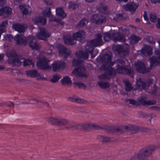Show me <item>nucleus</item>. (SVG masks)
<instances>
[{
	"mask_svg": "<svg viewBox=\"0 0 160 160\" xmlns=\"http://www.w3.org/2000/svg\"><path fill=\"white\" fill-rule=\"evenodd\" d=\"M112 56V53L108 52L105 53L102 57L101 61L102 66L106 69V71L103 74L98 76V78L101 80H108L111 78L112 76H115V70L110 67L114 63L111 62Z\"/></svg>",
	"mask_w": 160,
	"mask_h": 160,
	"instance_id": "1",
	"label": "nucleus"
},
{
	"mask_svg": "<svg viewBox=\"0 0 160 160\" xmlns=\"http://www.w3.org/2000/svg\"><path fill=\"white\" fill-rule=\"evenodd\" d=\"M7 56L9 58L8 63L14 66H20L22 63L24 66L33 64L31 60L23 58L20 56L18 55L14 51L8 52Z\"/></svg>",
	"mask_w": 160,
	"mask_h": 160,
	"instance_id": "2",
	"label": "nucleus"
},
{
	"mask_svg": "<svg viewBox=\"0 0 160 160\" xmlns=\"http://www.w3.org/2000/svg\"><path fill=\"white\" fill-rule=\"evenodd\" d=\"M114 63L116 64L117 69L116 72L128 74L131 77H133L134 75L133 70L132 68H128L125 66H123L125 64V62L122 59H118L115 61Z\"/></svg>",
	"mask_w": 160,
	"mask_h": 160,
	"instance_id": "3",
	"label": "nucleus"
},
{
	"mask_svg": "<svg viewBox=\"0 0 160 160\" xmlns=\"http://www.w3.org/2000/svg\"><path fill=\"white\" fill-rule=\"evenodd\" d=\"M85 34L83 30H80L78 32L73 34V38L70 35H67L64 37V42L65 44L73 45L76 43V40H78L81 38H83Z\"/></svg>",
	"mask_w": 160,
	"mask_h": 160,
	"instance_id": "4",
	"label": "nucleus"
},
{
	"mask_svg": "<svg viewBox=\"0 0 160 160\" xmlns=\"http://www.w3.org/2000/svg\"><path fill=\"white\" fill-rule=\"evenodd\" d=\"M124 128L127 132L131 131V124L127 125L119 126H108L104 128V129L109 133H113L118 132L120 134H122L124 131L122 130Z\"/></svg>",
	"mask_w": 160,
	"mask_h": 160,
	"instance_id": "5",
	"label": "nucleus"
},
{
	"mask_svg": "<svg viewBox=\"0 0 160 160\" xmlns=\"http://www.w3.org/2000/svg\"><path fill=\"white\" fill-rule=\"evenodd\" d=\"M129 46L127 44L117 45L114 46L113 48L115 52H117L120 58H124L129 54Z\"/></svg>",
	"mask_w": 160,
	"mask_h": 160,
	"instance_id": "6",
	"label": "nucleus"
},
{
	"mask_svg": "<svg viewBox=\"0 0 160 160\" xmlns=\"http://www.w3.org/2000/svg\"><path fill=\"white\" fill-rule=\"evenodd\" d=\"M154 148L148 147L142 149L137 154V158L139 160H146L149 155L152 154V152Z\"/></svg>",
	"mask_w": 160,
	"mask_h": 160,
	"instance_id": "7",
	"label": "nucleus"
},
{
	"mask_svg": "<svg viewBox=\"0 0 160 160\" xmlns=\"http://www.w3.org/2000/svg\"><path fill=\"white\" fill-rule=\"evenodd\" d=\"M50 60L45 57L41 58L36 63L38 68L44 70H50L51 68V66L49 64Z\"/></svg>",
	"mask_w": 160,
	"mask_h": 160,
	"instance_id": "8",
	"label": "nucleus"
},
{
	"mask_svg": "<svg viewBox=\"0 0 160 160\" xmlns=\"http://www.w3.org/2000/svg\"><path fill=\"white\" fill-rule=\"evenodd\" d=\"M153 80L150 79L148 81L143 78H139L137 79V85L139 89L147 90L149 88V86L152 84Z\"/></svg>",
	"mask_w": 160,
	"mask_h": 160,
	"instance_id": "9",
	"label": "nucleus"
},
{
	"mask_svg": "<svg viewBox=\"0 0 160 160\" xmlns=\"http://www.w3.org/2000/svg\"><path fill=\"white\" fill-rule=\"evenodd\" d=\"M72 73L78 78H86L88 76L86 71V68L83 66L80 68H75Z\"/></svg>",
	"mask_w": 160,
	"mask_h": 160,
	"instance_id": "10",
	"label": "nucleus"
},
{
	"mask_svg": "<svg viewBox=\"0 0 160 160\" xmlns=\"http://www.w3.org/2000/svg\"><path fill=\"white\" fill-rule=\"evenodd\" d=\"M39 32L36 34V37L39 39L43 40L44 41H47V38L49 37L51 33L47 31L44 28L39 27Z\"/></svg>",
	"mask_w": 160,
	"mask_h": 160,
	"instance_id": "11",
	"label": "nucleus"
},
{
	"mask_svg": "<svg viewBox=\"0 0 160 160\" xmlns=\"http://www.w3.org/2000/svg\"><path fill=\"white\" fill-rule=\"evenodd\" d=\"M57 48L58 49L59 55L61 57H62L63 55L64 56L63 59L64 60L67 57L69 56L71 54V51L63 45L58 44Z\"/></svg>",
	"mask_w": 160,
	"mask_h": 160,
	"instance_id": "12",
	"label": "nucleus"
},
{
	"mask_svg": "<svg viewBox=\"0 0 160 160\" xmlns=\"http://www.w3.org/2000/svg\"><path fill=\"white\" fill-rule=\"evenodd\" d=\"M49 121L53 125L58 126H65L68 124L69 121L66 119H59L58 118H49Z\"/></svg>",
	"mask_w": 160,
	"mask_h": 160,
	"instance_id": "13",
	"label": "nucleus"
},
{
	"mask_svg": "<svg viewBox=\"0 0 160 160\" xmlns=\"http://www.w3.org/2000/svg\"><path fill=\"white\" fill-rule=\"evenodd\" d=\"M91 21L96 24H101L105 21L104 17L100 14H96L92 16Z\"/></svg>",
	"mask_w": 160,
	"mask_h": 160,
	"instance_id": "14",
	"label": "nucleus"
},
{
	"mask_svg": "<svg viewBox=\"0 0 160 160\" xmlns=\"http://www.w3.org/2000/svg\"><path fill=\"white\" fill-rule=\"evenodd\" d=\"M90 41L92 43V45L94 47L100 46L103 44V42L102 39V36L99 33L96 34V38Z\"/></svg>",
	"mask_w": 160,
	"mask_h": 160,
	"instance_id": "15",
	"label": "nucleus"
},
{
	"mask_svg": "<svg viewBox=\"0 0 160 160\" xmlns=\"http://www.w3.org/2000/svg\"><path fill=\"white\" fill-rule=\"evenodd\" d=\"M137 71L142 73H146L150 71L151 68H146L144 64L141 62H138L136 64Z\"/></svg>",
	"mask_w": 160,
	"mask_h": 160,
	"instance_id": "16",
	"label": "nucleus"
},
{
	"mask_svg": "<svg viewBox=\"0 0 160 160\" xmlns=\"http://www.w3.org/2000/svg\"><path fill=\"white\" fill-rule=\"evenodd\" d=\"M14 39L16 41L17 44L18 45L25 46L28 42L26 38L22 35H17Z\"/></svg>",
	"mask_w": 160,
	"mask_h": 160,
	"instance_id": "17",
	"label": "nucleus"
},
{
	"mask_svg": "<svg viewBox=\"0 0 160 160\" xmlns=\"http://www.w3.org/2000/svg\"><path fill=\"white\" fill-rule=\"evenodd\" d=\"M29 44L30 47L32 49H38L40 48L38 44L37 43L36 40L34 36H30L29 37Z\"/></svg>",
	"mask_w": 160,
	"mask_h": 160,
	"instance_id": "18",
	"label": "nucleus"
},
{
	"mask_svg": "<svg viewBox=\"0 0 160 160\" xmlns=\"http://www.w3.org/2000/svg\"><path fill=\"white\" fill-rule=\"evenodd\" d=\"M52 70L56 72L58 71L60 69H63L65 66V63L62 61L54 62L52 64Z\"/></svg>",
	"mask_w": 160,
	"mask_h": 160,
	"instance_id": "19",
	"label": "nucleus"
},
{
	"mask_svg": "<svg viewBox=\"0 0 160 160\" xmlns=\"http://www.w3.org/2000/svg\"><path fill=\"white\" fill-rule=\"evenodd\" d=\"M138 6V5L132 2L123 5V8L125 10L129 11L131 12H132V13H133L135 12Z\"/></svg>",
	"mask_w": 160,
	"mask_h": 160,
	"instance_id": "20",
	"label": "nucleus"
},
{
	"mask_svg": "<svg viewBox=\"0 0 160 160\" xmlns=\"http://www.w3.org/2000/svg\"><path fill=\"white\" fill-rule=\"evenodd\" d=\"M12 27L15 31L20 33L24 32L27 29V27L26 26L19 23L13 24Z\"/></svg>",
	"mask_w": 160,
	"mask_h": 160,
	"instance_id": "21",
	"label": "nucleus"
},
{
	"mask_svg": "<svg viewBox=\"0 0 160 160\" xmlns=\"http://www.w3.org/2000/svg\"><path fill=\"white\" fill-rule=\"evenodd\" d=\"M112 36L115 42L118 41L122 42H124L125 41V39L124 38L123 36L119 32H113Z\"/></svg>",
	"mask_w": 160,
	"mask_h": 160,
	"instance_id": "22",
	"label": "nucleus"
},
{
	"mask_svg": "<svg viewBox=\"0 0 160 160\" xmlns=\"http://www.w3.org/2000/svg\"><path fill=\"white\" fill-rule=\"evenodd\" d=\"M141 52L145 55H150L152 53V48L150 46L146 45L141 50Z\"/></svg>",
	"mask_w": 160,
	"mask_h": 160,
	"instance_id": "23",
	"label": "nucleus"
},
{
	"mask_svg": "<svg viewBox=\"0 0 160 160\" xmlns=\"http://www.w3.org/2000/svg\"><path fill=\"white\" fill-rule=\"evenodd\" d=\"M33 21L35 24L40 23L43 25H45L46 22V19L41 16H38L33 18Z\"/></svg>",
	"mask_w": 160,
	"mask_h": 160,
	"instance_id": "24",
	"label": "nucleus"
},
{
	"mask_svg": "<svg viewBox=\"0 0 160 160\" xmlns=\"http://www.w3.org/2000/svg\"><path fill=\"white\" fill-rule=\"evenodd\" d=\"M76 57L79 58H82L84 59H86L88 57V54L86 52L82 51L77 52L76 53Z\"/></svg>",
	"mask_w": 160,
	"mask_h": 160,
	"instance_id": "25",
	"label": "nucleus"
},
{
	"mask_svg": "<svg viewBox=\"0 0 160 160\" xmlns=\"http://www.w3.org/2000/svg\"><path fill=\"white\" fill-rule=\"evenodd\" d=\"M26 73L27 75L30 77H35L39 76L40 75V73L36 70L32 69L27 71Z\"/></svg>",
	"mask_w": 160,
	"mask_h": 160,
	"instance_id": "26",
	"label": "nucleus"
},
{
	"mask_svg": "<svg viewBox=\"0 0 160 160\" xmlns=\"http://www.w3.org/2000/svg\"><path fill=\"white\" fill-rule=\"evenodd\" d=\"M61 84L63 85H70L72 84V81L68 76L64 77L61 80Z\"/></svg>",
	"mask_w": 160,
	"mask_h": 160,
	"instance_id": "27",
	"label": "nucleus"
},
{
	"mask_svg": "<svg viewBox=\"0 0 160 160\" xmlns=\"http://www.w3.org/2000/svg\"><path fill=\"white\" fill-rule=\"evenodd\" d=\"M19 8L22 11L23 14L26 15L31 12L30 8L28 6L25 7L23 5H20Z\"/></svg>",
	"mask_w": 160,
	"mask_h": 160,
	"instance_id": "28",
	"label": "nucleus"
},
{
	"mask_svg": "<svg viewBox=\"0 0 160 160\" xmlns=\"http://www.w3.org/2000/svg\"><path fill=\"white\" fill-rule=\"evenodd\" d=\"M94 46L92 45V43L90 41L87 42V45L85 47L86 52L89 53H92V51L93 50Z\"/></svg>",
	"mask_w": 160,
	"mask_h": 160,
	"instance_id": "29",
	"label": "nucleus"
},
{
	"mask_svg": "<svg viewBox=\"0 0 160 160\" xmlns=\"http://www.w3.org/2000/svg\"><path fill=\"white\" fill-rule=\"evenodd\" d=\"M56 14L58 16H60L62 18H65L66 16V14L64 12L62 8H59L56 9Z\"/></svg>",
	"mask_w": 160,
	"mask_h": 160,
	"instance_id": "30",
	"label": "nucleus"
},
{
	"mask_svg": "<svg viewBox=\"0 0 160 160\" xmlns=\"http://www.w3.org/2000/svg\"><path fill=\"white\" fill-rule=\"evenodd\" d=\"M83 62L80 60L73 59L72 61V65L74 66H77L76 68L83 67Z\"/></svg>",
	"mask_w": 160,
	"mask_h": 160,
	"instance_id": "31",
	"label": "nucleus"
},
{
	"mask_svg": "<svg viewBox=\"0 0 160 160\" xmlns=\"http://www.w3.org/2000/svg\"><path fill=\"white\" fill-rule=\"evenodd\" d=\"M150 62L151 63V69L152 68V66H156L160 63L158 59L154 57H153L150 58Z\"/></svg>",
	"mask_w": 160,
	"mask_h": 160,
	"instance_id": "32",
	"label": "nucleus"
},
{
	"mask_svg": "<svg viewBox=\"0 0 160 160\" xmlns=\"http://www.w3.org/2000/svg\"><path fill=\"white\" fill-rule=\"evenodd\" d=\"M0 9L1 12H2V15H3L4 13L8 15H10L12 13V9L11 8L9 7H2Z\"/></svg>",
	"mask_w": 160,
	"mask_h": 160,
	"instance_id": "33",
	"label": "nucleus"
},
{
	"mask_svg": "<svg viewBox=\"0 0 160 160\" xmlns=\"http://www.w3.org/2000/svg\"><path fill=\"white\" fill-rule=\"evenodd\" d=\"M124 82L125 84L124 88L126 91L127 92L131 91L133 87L131 83L127 80L124 81Z\"/></svg>",
	"mask_w": 160,
	"mask_h": 160,
	"instance_id": "34",
	"label": "nucleus"
},
{
	"mask_svg": "<svg viewBox=\"0 0 160 160\" xmlns=\"http://www.w3.org/2000/svg\"><path fill=\"white\" fill-rule=\"evenodd\" d=\"M70 100L72 102H75L80 104H84L87 102V101L84 99L79 98H70Z\"/></svg>",
	"mask_w": 160,
	"mask_h": 160,
	"instance_id": "35",
	"label": "nucleus"
},
{
	"mask_svg": "<svg viewBox=\"0 0 160 160\" xmlns=\"http://www.w3.org/2000/svg\"><path fill=\"white\" fill-rule=\"evenodd\" d=\"M139 106L142 105L143 106H146L147 102L146 97L144 96L141 97L138 99Z\"/></svg>",
	"mask_w": 160,
	"mask_h": 160,
	"instance_id": "36",
	"label": "nucleus"
},
{
	"mask_svg": "<svg viewBox=\"0 0 160 160\" xmlns=\"http://www.w3.org/2000/svg\"><path fill=\"white\" fill-rule=\"evenodd\" d=\"M88 22V21L87 19L85 18H83L79 22L76 26L78 28H82L85 26Z\"/></svg>",
	"mask_w": 160,
	"mask_h": 160,
	"instance_id": "37",
	"label": "nucleus"
},
{
	"mask_svg": "<svg viewBox=\"0 0 160 160\" xmlns=\"http://www.w3.org/2000/svg\"><path fill=\"white\" fill-rule=\"evenodd\" d=\"M129 38L131 42L133 43H137L138 41L140 39L139 37L135 36L134 35L131 36Z\"/></svg>",
	"mask_w": 160,
	"mask_h": 160,
	"instance_id": "38",
	"label": "nucleus"
},
{
	"mask_svg": "<svg viewBox=\"0 0 160 160\" xmlns=\"http://www.w3.org/2000/svg\"><path fill=\"white\" fill-rule=\"evenodd\" d=\"M98 85L102 88L105 89L110 87V84L108 82H103L101 81L98 82Z\"/></svg>",
	"mask_w": 160,
	"mask_h": 160,
	"instance_id": "39",
	"label": "nucleus"
},
{
	"mask_svg": "<svg viewBox=\"0 0 160 160\" xmlns=\"http://www.w3.org/2000/svg\"><path fill=\"white\" fill-rule=\"evenodd\" d=\"M107 9L108 8L107 6L104 5L102 3H100L98 9L102 13H104L107 10Z\"/></svg>",
	"mask_w": 160,
	"mask_h": 160,
	"instance_id": "40",
	"label": "nucleus"
},
{
	"mask_svg": "<svg viewBox=\"0 0 160 160\" xmlns=\"http://www.w3.org/2000/svg\"><path fill=\"white\" fill-rule=\"evenodd\" d=\"M42 13L45 16L48 17H51L52 16L51 14V8H47L46 10L42 12Z\"/></svg>",
	"mask_w": 160,
	"mask_h": 160,
	"instance_id": "41",
	"label": "nucleus"
},
{
	"mask_svg": "<svg viewBox=\"0 0 160 160\" xmlns=\"http://www.w3.org/2000/svg\"><path fill=\"white\" fill-rule=\"evenodd\" d=\"M126 102H129V103L132 104V105L136 106H139V103L138 101H136L133 99H127L126 100Z\"/></svg>",
	"mask_w": 160,
	"mask_h": 160,
	"instance_id": "42",
	"label": "nucleus"
},
{
	"mask_svg": "<svg viewBox=\"0 0 160 160\" xmlns=\"http://www.w3.org/2000/svg\"><path fill=\"white\" fill-rule=\"evenodd\" d=\"M60 78V76L58 74H55L53 75L52 78L51 79V81L53 83L57 82Z\"/></svg>",
	"mask_w": 160,
	"mask_h": 160,
	"instance_id": "43",
	"label": "nucleus"
},
{
	"mask_svg": "<svg viewBox=\"0 0 160 160\" xmlns=\"http://www.w3.org/2000/svg\"><path fill=\"white\" fill-rule=\"evenodd\" d=\"M150 19L151 22H155L156 21L157 15L154 13H151L150 14Z\"/></svg>",
	"mask_w": 160,
	"mask_h": 160,
	"instance_id": "44",
	"label": "nucleus"
},
{
	"mask_svg": "<svg viewBox=\"0 0 160 160\" xmlns=\"http://www.w3.org/2000/svg\"><path fill=\"white\" fill-rule=\"evenodd\" d=\"M140 128L139 127L134 125L131 124V131L136 133L139 131Z\"/></svg>",
	"mask_w": 160,
	"mask_h": 160,
	"instance_id": "45",
	"label": "nucleus"
},
{
	"mask_svg": "<svg viewBox=\"0 0 160 160\" xmlns=\"http://www.w3.org/2000/svg\"><path fill=\"white\" fill-rule=\"evenodd\" d=\"M101 141L103 143L108 142L110 141L111 138L110 137L104 136H101Z\"/></svg>",
	"mask_w": 160,
	"mask_h": 160,
	"instance_id": "46",
	"label": "nucleus"
},
{
	"mask_svg": "<svg viewBox=\"0 0 160 160\" xmlns=\"http://www.w3.org/2000/svg\"><path fill=\"white\" fill-rule=\"evenodd\" d=\"M111 39V36L108 32L105 33H104V36L103 39L105 41L108 42Z\"/></svg>",
	"mask_w": 160,
	"mask_h": 160,
	"instance_id": "47",
	"label": "nucleus"
},
{
	"mask_svg": "<svg viewBox=\"0 0 160 160\" xmlns=\"http://www.w3.org/2000/svg\"><path fill=\"white\" fill-rule=\"evenodd\" d=\"M73 84L78 86L79 88H83L84 89H85L86 88L85 85L83 83L74 82Z\"/></svg>",
	"mask_w": 160,
	"mask_h": 160,
	"instance_id": "48",
	"label": "nucleus"
},
{
	"mask_svg": "<svg viewBox=\"0 0 160 160\" xmlns=\"http://www.w3.org/2000/svg\"><path fill=\"white\" fill-rule=\"evenodd\" d=\"M82 127L85 130H87L90 128L89 123H85L82 124Z\"/></svg>",
	"mask_w": 160,
	"mask_h": 160,
	"instance_id": "49",
	"label": "nucleus"
},
{
	"mask_svg": "<svg viewBox=\"0 0 160 160\" xmlns=\"http://www.w3.org/2000/svg\"><path fill=\"white\" fill-rule=\"evenodd\" d=\"M89 127L90 128H93L96 129H99L101 128L98 126L94 123H89Z\"/></svg>",
	"mask_w": 160,
	"mask_h": 160,
	"instance_id": "50",
	"label": "nucleus"
},
{
	"mask_svg": "<svg viewBox=\"0 0 160 160\" xmlns=\"http://www.w3.org/2000/svg\"><path fill=\"white\" fill-rule=\"evenodd\" d=\"M113 19L116 20V19L123 20L125 19V18H123V16L122 14H118L116 15L115 18H114Z\"/></svg>",
	"mask_w": 160,
	"mask_h": 160,
	"instance_id": "51",
	"label": "nucleus"
},
{
	"mask_svg": "<svg viewBox=\"0 0 160 160\" xmlns=\"http://www.w3.org/2000/svg\"><path fill=\"white\" fill-rule=\"evenodd\" d=\"M4 37L6 40H8L9 42H11L12 39L13 38L12 36L10 34L5 35Z\"/></svg>",
	"mask_w": 160,
	"mask_h": 160,
	"instance_id": "52",
	"label": "nucleus"
},
{
	"mask_svg": "<svg viewBox=\"0 0 160 160\" xmlns=\"http://www.w3.org/2000/svg\"><path fill=\"white\" fill-rule=\"evenodd\" d=\"M156 101L155 100H149L147 101L146 105L149 106L151 105H153L155 104Z\"/></svg>",
	"mask_w": 160,
	"mask_h": 160,
	"instance_id": "53",
	"label": "nucleus"
},
{
	"mask_svg": "<svg viewBox=\"0 0 160 160\" xmlns=\"http://www.w3.org/2000/svg\"><path fill=\"white\" fill-rule=\"evenodd\" d=\"M156 86L155 85H154L153 86L152 88L149 92L152 94H153L155 93V92H156Z\"/></svg>",
	"mask_w": 160,
	"mask_h": 160,
	"instance_id": "54",
	"label": "nucleus"
},
{
	"mask_svg": "<svg viewBox=\"0 0 160 160\" xmlns=\"http://www.w3.org/2000/svg\"><path fill=\"white\" fill-rule=\"evenodd\" d=\"M148 41L150 43L154 44L155 42L153 40L152 37H148L147 38Z\"/></svg>",
	"mask_w": 160,
	"mask_h": 160,
	"instance_id": "55",
	"label": "nucleus"
},
{
	"mask_svg": "<svg viewBox=\"0 0 160 160\" xmlns=\"http://www.w3.org/2000/svg\"><path fill=\"white\" fill-rule=\"evenodd\" d=\"M76 5L74 3L71 2H69V5L68 8H72V9H74L76 8Z\"/></svg>",
	"mask_w": 160,
	"mask_h": 160,
	"instance_id": "56",
	"label": "nucleus"
},
{
	"mask_svg": "<svg viewBox=\"0 0 160 160\" xmlns=\"http://www.w3.org/2000/svg\"><path fill=\"white\" fill-rule=\"evenodd\" d=\"M156 27L159 29H160V19L159 18L158 19L157 22L156 24Z\"/></svg>",
	"mask_w": 160,
	"mask_h": 160,
	"instance_id": "57",
	"label": "nucleus"
},
{
	"mask_svg": "<svg viewBox=\"0 0 160 160\" xmlns=\"http://www.w3.org/2000/svg\"><path fill=\"white\" fill-rule=\"evenodd\" d=\"M150 108L151 109H155L158 111L160 110V108L158 106H152L150 107Z\"/></svg>",
	"mask_w": 160,
	"mask_h": 160,
	"instance_id": "58",
	"label": "nucleus"
},
{
	"mask_svg": "<svg viewBox=\"0 0 160 160\" xmlns=\"http://www.w3.org/2000/svg\"><path fill=\"white\" fill-rule=\"evenodd\" d=\"M6 2V0H0V6L4 5Z\"/></svg>",
	"mask_w": 160,
	"mask_h": 160,
	"instance_id": "59",
	"label": "nucleus"
},
{
	"mask_svg": "<svg viewBox=\"0 0 160 160\" xmlns=\"http://www.w3.org/2000/svg\"><path fill=\"white\" fill-rule=\"evenodd\" d=\"M143 17L144 18V19L145 20L148 21V19L147 17L146 12L145 11L144 12V13L143 14Z\"/></svg>",
	"mask_w": 160,
	"mask_h": 160,
	"instance_id": "60",
	"label": "nucleus"
},
{
	"mask_svg": "<svg viewBox=\"0 0 160 160\" xmlns=\"http://www.w3.org/2000/svg\"><path fill=\"white\" fill-rule=\"evenodd\" d=\"M151 2L153 3H156L158 2L160 3V0H151Z\"/></svg>",
	"mask_w": 160,
	"mask_h": 160,
	"instance_id": "61",
	"label": "nucleus"
},
{
	"mask_svg": "<svg viewBox=\"0 0 160 160\" xmlns=\"http://www.w3.org/2000/svg\"><path fill=\"white\" fill-rule=\"evenodd\" d=\"M156 54L158 55V58L160 60V52L158 50L156 51Z\"/></svg>",
	"mask_w": 160,
	"mask_h": 160,
	"instance_id": "62",
	"label": "nucleus"
},
{
	"mask_svg": "<svg viewBox=\"0 0 160 160\" xmlns=\"http://www.w3.org/2000/svg\"><path fill=\"white\" fill-rule=\"evenodd\" d=\"M38 80H41L43 79L44 80H47V78H43L42 76H40L38 78Z\"/></svg>",
	"mask_w": 160,
	"mask_h": 160,
	"instance_id": "63",
	"label": "nucleus"
},
{
	"mask_svg": "<svg viewBox=\"0 0 160 160\" xmlns=\"http://www.w3.org/2000/svg\"><path fill=\"white\" fill-rule=\"evenodd\" d=\"M16 116L15 115H13V116H9L8 118V119H12L13 118H14L16 117Z\"/></svg>",
	"mask_w": 160,
	"mask_h": 160,
	"instance_id": "64",
	"label": "nucleus"
}]
</instances>
